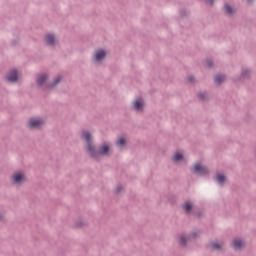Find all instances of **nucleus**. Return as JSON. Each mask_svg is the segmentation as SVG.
I'll return each mask as SVG.
<instances>
[{"label":"nucleus","instance_id":"5","mask_svg":"<svg viewBox=\"0 0 256 256\" xmlns=\"http://www.w3.org/2000/svg\"><path fill=\"white\" fill-rule=\"evenodd\" d=\"M13 181L14 183H23V181H25V174H23L22 172L14 173Z\"/></svg>","mask_w":256,"mask_h":256},{"label":"nucleus","instance_id":"1","mask_svg":"<svg viewBox=\"0 0 256 256\" xmlns=\"http://www.w3.org/2000/svg\"><path fill=\"white\" fill-rule=\"evenodd\" d=\"M82 137L87 143V149L91 157H97V155H107V153H109V146L107 144L101 146L100 150L95 153V149L91 145V134L89 132H83Z\"/></svg>","mask_w":256,"mask_h":256},{"label":"nucleus","instance_id":"15","mask_svg":"<svg viewBox=\"0 0 256 256\" xmlns=\"http://www.w3.org/2000/svg\"><path fill=\"white\" fill-rule=\"evenodd\" d=\"M192 205L189 202H186L184 204V210L186 211V213H189L191 211Z\"/></svg>","mask_w":256,"mask_h":256},{"label":"nucleus","instance_id":"20","mask_svg":"<svg viewBox=\"0 0 256 256\" xmlns=\"http://www.w3.org/2000/svg\"><path fill=\"white\" fill-rule=\"evenodd\" d=\"M206 3H208V5H213V0H206Z\"/></svg>","mask_w":256,"mask_h":256},{"label":"nucleus","instance_id":"22","mask_svg":"<svg viewBox=\"0 0 256 256\" xmlns=\"http://www.w3.org/2000/svg\"><path fill=\"white\" fill-rule=\"evenodd\" d=\"M189 81H190V82L193 81V77H190V78H189Z\"/></svg>","mask_w":256,"mask_h":256},{"label":"nucleus","instance_id":"13","mask_svg":"<svg viewBox=\"0 0 256 256\" xmlns=\"http://www.w3.org/2000/svg\"><path fill=\"white\" fill-rule=\"evenodd\" d=\"M215 83H217V84H219V83H223V81H225V75H217L216 77H215Z\"/></svg>","mask_w":256,"mask_h":256},{"label":"nucleus","instance_id":"18","mask_svg":"<svg viewBox=\"0 0 256 256\" xmlns=\"http://www.w3.org/2000/svg\"><path fill=\"white\" fill-rule=\"evenodd\" d=\"M59 81H61V77H57L56 80L54 81V83L50 85V87H55V85H57V83H59Z\"/></svg>","mask_w":256,"mask_h":256},{"label":"nucleus","instance_id":"11","mask_svg":"<svg viewBox=\"0 0 256 256\" xmlns=\"http://www.w3.org/2000/svg\"><path fill=\"white\" fill-rule=\"evenodd\" d=\"M45 81H47V75L45 74L40 75L37 79L38 85H43Z\"/></svg>","mask_w":256,"mask_h":256},{"label":"nucleus","instance_id":"23","mask_svg":"<svg viewBox=\"0 0 256 256\" xmlns=\"http://www.w3.org/2000/svg\"><path fill=\"white\" fill-rule=\"evenodd\" d=\"M208 67H211V63L208 62Z\"/></svg>","mask_w":256,"mask_h":256},{"label":"nucleus","instance_id":"21","mask_svg":"<svg viewBox=\"0 0 256 256\" xmlns=\"http://www.w3.org/2000/svg\"><path fill=\"white\" fill-rule=\"evenodd\" d=\"M199 97H200V99H203V94H200Z\"/></svg>","mask_w":256,"mask_h":256},{"label":"nucleus","instance_id":"24","mask_svg":"<svg viewBox=\"0 0 256 256\" xmlns=\"http://www.w3.org/2000/svg\"><path fill=\"white\" fill-rule=\"evenodd\" d=\"M250 3H251V1H253V0H248Z\"/></svg>","mask_w":256,"mask_h":256},{"label":"nucleus","instance_id":"3","mask_svg":"<svg viewBox=\"0 0 256 256\" xmlns=\"http://www.w3.org/2000/svg\"><path fill=\"white\" fill-rule=\"evenodd\" d=\"M41 125H43V120L41 119L33 118L29 120L30 129H37V127H41Z\"/></svg>","mask_w":256,"mask_h":256},{"label":"nucleus","instance_id":"7","mask_svg":"<svg viewBox=\"0 0 256 256\" xmlns=\"http://www.w3.org/2000/svg\"><path fill=\"white\" fill-rule=\"evenodd\" d=\"M106 55L105 50H97L94 54V58L96 61H101V59H105Z\"/></svg>","mask_w":256,"mask_h":256},{"label":"nucleus","instance_id":"9","mask_svg":"<svg viewBox=\"0 0 256 256\" xmlns=\"http://www.w3.org/2000/svg\"><path fill=\"white\" fill-rule=\"evenodd\" d=\"M45 39H46L47 45H55V36H53L52 34L46 35Z\"/></svg>","mask_w":256,"mask_h":256},{"label":"nucleus","instance_id":"10","mask_svg":"<svg viewBox=\"0 0 256 256\" xmlns=\"http://www.w3.org/2000/svg\"><path fill=\"white\" fill-rule=\"evenodd\" d=\"M224 11H225L226 15H233V13H235V10L227 4L224 6Z\"/></svg>","mask_w":256,"mask_h":256},{"label":"nucleus","instance_id":"8","mask_svg":"<svg viewBox=\"0 0 256 256\" xmlns=\"http://www.w3.org/2000/svg\"><path fill=\"white\" fill-rule=\"evenodd\" d=\"M134 109L136 111H141L143 109V100L142 99H138V100L134 101Z\"/></svg>","mask_w":256,"mask_h":256},{"label":"nucleus","instance_id":"2","mask_svg":"<svg viewBox=\"0 0 256 256\" xmlns=\"http://www.w3.org/2000/svg\"><path fill=\"white\" fill-rule=\"evenodd\" d=\"M193 173H200V175H207V173H209V171L207 170V167L197 163L194 165L193 169H192Z\"/></svg>","mask_w":256,"mask_h":256},{"label":"nucleus","instance_id":"12","mask_svg":"<svg viewBox=\"0 0 256 256\" xmlns=\"http://www.w3.org/2000/svg\"><path fill=\"white\" fill-rule=\"evenodd\" d=\"M216 181L220 185H223V183H225V176H223V174H217L216 175Z\"/></svg>","mask_w":256,"mask_h":256},{"label":"nucleus","instance_id":"4","mask_svg":"<svg viewBox=\"0 0 256 256\" xmlns=\"http://www.w3.org/2000/svg\"><path fill=\"white\" fill-rule=\"evenodd\" d=\"M6 79H7V81H9V83H15V81H17V79H18L17 70L10 71L8 73Z\"/></svg>","mask_w":256,"mask_h":256},{"label":"nucleus","instance_id":"16","mask_svg":"<svg viewBox=\"0 0 256 256\" xmlns=\"http://www.w3.org/2000/svg\"><path fill=\"white\" fill-rule=\"evenodd\" d=\"M211 249H220L221 248V245L217 244V243H212L210 245Z\"/></svg>","mask_w":256,"mask_h":256},{"label":"nucleus","instance_id":"6","mask_svg":"<svg viewBox=\"0 0 256 256\" xmlns=\"http://www.w3.org/2000/svg\"><path fill=\"white\" fill-rule=\"evenodd\" d=\"M232 247H234V249L237 251L239 249H242V247H245V242H243V240L241 239H235L232 242Z\"/></svg>","mask_w":256,"mask_h":256},{"label":"nucleus","instance_id":"19","mask_svg":"<svg viewBox=\"0 0 256 256\" xmlns=\"http://www.w3.org/2000/svg\"><path fill=\"white\" fill-rule=\"evenodd\" d=\"M180 243L182 244V245H185V243H187V240L185 239V237H180Z\"/></svg>","mask_w":256,"mask_h":256},{"label":"nucleus","instance_id":"14","mask_svg":"<svg viewBox=\"0 0 256 256\" xmlns=\"http://www.w3.org/2000/svg\"><path fill=\"white\" fill-rule=\"evenodd\" d=\"M183 159V154L181 152H178L174 155V161H182Z\"/></svg>","mask_w":256,"mask_h":256},{"label":"nucleus","instance_id":"17","mask_svg":"<svg viewBox=\"0 0 256 256\" xmlns=\"http://www.w3.org/2000/svg\"><path fill=\"white\" fill-rule=\"evenodd\" d=\"M125 143V138H119L117 141V144L120 145V147H122V145Z\"/></svg>","mask_w":256,"mask_h":256}]
</instances>
